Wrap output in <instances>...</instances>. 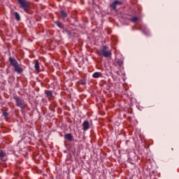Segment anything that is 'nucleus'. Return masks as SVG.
<instances>
[{"instance_id": "nucleus-1", "label": "nucleus", "mask_w": 179, "mask_h": 179, "mask_svg": "<svg viewBox=\"0 0 179 179\" xmlns=\"http://www.w3.org/2000/svg\"><path fill=\"white\" fill-rule=\"evenodd\" d=\"M98 54H99V55H102L105 58H110V57H111V50L108 46L104 45L98 50Z\"/></svg>"}, {"instance_id": "nucleus-2", "label": "nucleus", "mask_w": 179, "mask_h": 179, "mask_svg": "<svg viewBox=\"0 0 179 179\" xmlns=\"http://www.w3.org/2000/svg\"><path fill=\"white\" fill-rule=\"evenodd\" d=\"M17 2L22 9L27 13L30 10V3L27 0H17Z\"/></svg>"}, {"instance_id": "nucleus-3", "label": "nucleus", "mask_w": 179, "mask_h": 179, "mask_svg": "<svg viewBox=\"0 0 179 179\" xmlns=\"http://www.w3.org/2000/svg\"><path fill=\"white\" fill-rule=\"evenodd\" d=\"M13 99L15 101L17 107H20V108H24V101L20 97L15 96H13Z\"/></svg>"}, {"instance_id": "nucleus-4", "label": "nucleus", "mask_w": 179, "mask_h": 179, "mask_svg": "<svg viewBox=\"0 0 179 179\" xmlns=\"http://www.w3.org/2000/svg\"><path fill=\"white\" fill-rule=\"evenodd\" d=\"M8 61L10 64V65L12 66H13L14 68L19 65V63L17 62V61L16 60V59H15V57H10L9 59H8Z\"/></svg>"}, {"instance_id": "nucleus-5", "label": "nucleus", "mask_w": 179, "mask_h": 179, "mask_svg": "<svg viewBox=\"0 0 179 179\" xmlns=\"http://www.w3.org/2000/svg\"><path fill=\"white\" fill-rule=\"evenodd\" d=\"M122 2L115 0L112 4H110V8H113L114 10H117V5H122Z\"/></svg>"}, {"instance_id": "nucleus-6", "label": "nucleus", "mask_w": 179, "mask_h": 179, "mask_svg": "<svg viewBox=\"0 0 179 179\" xmlns=\"http://www.w3.org/2000/svg\"><path fill=\"white\" fill-rule=\"evenodd\" d=\"M90 128L89 121L85 120L83 123V131H87Z\"/></svg>"}, {"instance_id": "nucleus-7", "label": "nucleus", "mask_w": 179, "mask_h": 179, "mask_svg": "<svg viewBox=\"0 0 179 179\" xmlns=\"http://www.w3.org/2000/svg\"><path fill=\"white\" fill-rule=\"evenodd\" d=\"M60 16L63 20V22H65V19L68 17V13L66 11L62 10H60Z\"/></svg>"}, {"instance_id": "nucleus-8", "label": "nucleus", "mask_w": 179, "mask_h": 179, "mask_svg": "<svg viewBox=\"0 0 179 179\" xmlns=\"http://www.w3.org/2000/svg\"><path fill=\"white\" fill-rule=\"evenodd\" d=\"M55 23L57 27L62 29V30H65V24H64V23H62L61 21H55Z\"/></svg>"}, {"instance_id": "nucleus-9", "label": "nucleus", "mask_w": 179, "mask_h": 179, "mask_svg": "<svg viewBox=\"0 0 179 179\" xmlns=\"http://www.w3.org/2000/svg\"><path fill=\"white\" fill-rule=\"evenodd\" d=\"M14 71L15 72H17V73H22V72H23V68L20 67L19 64H17L14 67Z\"/></svg>"}, {"instance_id": "nucleus-10", "label": "nucleus", "mask_w": 179, "mask_h": 179, "mask_svg": "<svg viewBox=\"0 0 179 179\" xmlns=\"http://www.w3.org/2000/svg\"><path fill=\"white\" fill-rule=\"evenodd\" d=\"M103 73H100V72H95L93 73L92 75V78H94V79H97L99 78H101Z\"/></svg>"}, {"instance_id": "nucleus-11", "label": "nucleus", "mask_w": 179, "mask_h": 179, "mask_svg": "<svg viewBox=\"0 0 179 179\" xmlns=\"http://www.w3.org/2000/svg\"><path fill=\"white\" fill-rule=\"evenodd\" d=\"M64 139H66V141H73V137H72V134H66L64 135Z\"/></svg>"}, {"instance_id": "nucleus-12", "label": "nucleus", "mask_w": 179, "mask_h": 179, "mask_svg": "<svg viewBox=\"0 0 179 179\" xmlns=\"http://www.w3.org/2000/svg\"><path fill=\"white\" fill-rule=\"evenodd\" d=\"M13 15H14L15 20H17V22H20V15L19 14V13L14 12Z\"/></svg>"}, {"instance_id": "nucleus-13", "label": "nucleus", "mask_w": 179, "mask_h": 179, "mask_svg": "<svg viewBox=\"0 0 179 179\" xmlns=\"http://www.w3.org/2000/svg\"><path fill=\"white\" fill-rule=\"evenodd\" d=\"M45 94L46 95V97H52V91L51 90H45Z\"/></svg>"}, {"instance_id": "nucleus-14", "label": "nucleus", "mask_w": 179, "mask_h": 179, "mask_svg": "<svg viewBox=\"0 0 179 179\" xmlns=\"http://www.w3.org/2000/svg\"><path fill=\"white\" fill-rule=\"evenodd\" d=\"M34 68H35L36 71H37V72H39V71H40V63L38 62V60H36Z\"/></svg>"}, {"instance_id": "nucleus-15", "label": "nucleus", "mask_w": 179, "mask_h": 179, "mask_svg": "<svg viewBox=\"0 0 179 179\" xmlns=\"http://www.w3.org/2000/svg\"><path fill=\"white\" fill-rule=\"evenodd\" d=\"M0 157L1 159H3V157H6V154L2 150H0Z\"/></svg>"}, {"instance_id": "nucleus-16", "label": "nucleus", "mask_w": 179, "mask_h": 179, "mask_svg": "<svg viewBox=\"0 0 179 179\" xmlns=\"http://www.w3.org/2000/svg\"><path fill=\"white\" fill-rule=\"evenodd\" d=\"M3 115L4 118H5V120H8V116L9 115V113H8V112L4 110L3 112Z\"/></svg>"}, {"instance_id": "nucleus-17", "label": "nucleus", "mask_w": 179, "mask_h": 179, "mask_svg": "<svg viewBox=\"0 0 179 179\" xmlns=\"http://www.w3.org/2000/svg\"><path fill=\"white\" fill-rule=\"evenodd\" d=\"M131 20L133 23H136V22H138V18L136 17H133Z\"/></svg>"}, {"instance_id": "nucleus-18", "label": "nucleus", "mask_w": 179, "mask_h": 179, "mask_svg": "<svg viewBox=\"0 0 179 179\" xmlns=\"http://www.w3.org/2000/svg\"><path fill=\"white\" fill-rule=\"evenodd\" d=\"M80 83L83 85H86V80H80Z\"/></svg>"}, {"instance_id": "nucleus-19", "label": "nucleus", "mask_w": 179, "mask_h": 179, "mask_svg": "<svg viewBox=\"0 0 179 179\" xmlns=\"http://www.w3.org/2000/svg\"><path fill=\"white\" fill-rule=\"evenodd\" d=\"M117 63L118 64V65L120 66H121V65H122V64H123L122 60H121V59H118Z\"/></svg>"}, {"instance_id": "nucleus-20", "label": "nucleus", "mask_w": 179, "mask_h": 179, "mask_svg": "<svg viewBox=\"0 0 179 179\" xmlns=\"http://www.w3.org/2000/svg\"><path fill=\"white\" fill-rule=\"evenodd\" d=\"M64 31H65L66 33H67V34H69V31H68L67 29H65V28H64Z\"/></svg>"}, {"instance_id": "nucleus-21", "label": "nucleus", "mask_w": 179, "mask_h": 179, "mask_svg": "<svg viewBox=\"0 0 179 179\" xmlns=\"http://www.w3.org/2000/svg\"><path fill=\"white\" fill-rule=\"evenodd\" d=\"M3 162H5V159H2Z\"/></svg>"}]
</instances>
